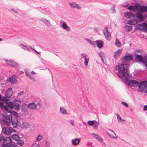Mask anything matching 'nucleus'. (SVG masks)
I'll return each mask as SVG.
<instances>
[{"instance_id": "14", "label": "nucleus", "mask_w": 147, "mask_h": 147, "mask_svg": "<svg viewBox=\"0 0 147 147\" xmlns=\"http://www.w3.org/2000/svg\"><path fill=\"white\" fill-rule=\"evenodd\" d=\"M11 140L10 137H7L6 138H5V143L6 144H2V146L3 147H6V146H7L11 142Z\"/></svg>"}, {"instance_id": "53", "label": "nucleus", "mask_w": 147, "mask_h": 147, "mask_svg": "<svg viewBox=\"0 0 147 147\" xmlns=\"http://www.w3.org/2000/svg\"><path fill=\"white\" fill-rule=\"evenodd\" d=\"M69 122L73 125L74 126V121L73 120H71L69 121Z\"/></svg>"}, {"instance_id": "21", "label": "nucleus", "mask_w": 147, "mask_h": 147, "mask_svg": "<svg viewBox=\"0 0 147 147\" xmlns=\"http://www.w3.org/2000/svg\"><path fill=\"white\" fill-rule=\"evenodd\" d=\"M40 20L44 23L47 26L51 25V24L49 21L45 18H42L40 19Z\"/></svg>"}, {"instance_id": "55", "label": "nucleus", "mask_w": 147, "mask_h": 147, "mask_svg": "<svg viewBox=\"0 0 147 147\" xmlns=\"http://www.w3.org/2000/svg\"><path fill=\"white\" fill-rule=\"evenodd\" d=\"M24 93L23 91H20L18 93V96H20L21 95H23Z\"/></svg>"}, {"instance_id": "44", "label": "nucleus", "mask_w": 147, "mask_h": 147, "mask_svg": "<svg viewBox=\"0 0 147 147\" xmlns=\"http://www.w3.org/2000/svg\"><path fill=\"white\" fill-rule=\"evenodd\" d=\"M3 122V123H4L5 125L7 126H8L9 125V122L7 120H5V119H4Z\"/></svg>"}, {"instance_id": "47", "label": "nucleus", "mask_w": 147, "mask_h": 147, "mask_svg": "<svg viewBox=\"0 0 147 147\" xmlns=\"http://www.w3.org/2000/svg\"><path fill=\"white\" fill-rule=\"evenodd\" d=\"M42 137L40 135H39L38 136L36 140L37 141H39L40 140L42 139Z\"/></svg>"}, {"instance_id": "26", "label": "nucleus", "mask_w": 147, "mask_h": 147, "mask_svg": "<svg viewBox=\"0 0 147 147\" xmlns=\"http://www.w3.org/2000/svg\"><path fill=\"white\" fill-rule=\"evenodd\" d=\"M98 55L100 57L101 60L103 62L104 60V58L105 57L104 53L103 52H101L98 53Z\"/></svg>"}, {"instance_id": "37", "label": "nucleus", "mask_w": 147, "mask_h": 147, "mask_svg": "<svg viewBox=\"0 0 147 147\" xmlns=\"http://www.w3.org/2000/svg\"><path fill=\"white\" fill-rule=\"evenodd\" d=\"M89 58L85 57L84 58V63L86 67H87L88 64V63L89 61Z\"/></svg>"}, {"instance_id": "19", "label": "nucleus", "mask_w": 147, "mask_h": 147, "mask_svg": "<svg viewBox=\"0 0 147 147\" xmlns=\"http://www.w3.org/2000/svg\"><path fill=\"white\" fill-rule=\"evenodd\" d=\"M7 104L8 107L10 109H13L15 107V106H16L17 103L15 102H9L7 103Z\"/></svg>"}, {"instance_id": "24", "label": "nucleus", "mask_w": 147, "mask_h": 147, "mask_svg": "<svg viewBox=\"0 0 147 147\" xmlns=\"http://www.w3.org/2000/svg\"><path fill=\"white\" fill-rule=\"evenodd\" d=\"M28 106V108L31 109H35L37 107L36 105L34 103H29Z\"/></svg>"}, {"instance_id": "36", "label": "nucleus", "mask_w": 147, "mask_h": 147, "mask_svg": "<svg viewBox=\"0 0 147 147\" xmlns=\"http://www.w3.org/2000/svg\"><path fill=\"white\" fill-rule=\"evenodd\" d=\"M5 142V138L3 136L0 137V143Z\"/></svg>"}, {"instance_id": "11", "label": "nucleus", "mask_w": 147, "mask_h": 147, "mask_svg": "<svg viewBox=\"0 0 147 147\" xmlns=\"http://www.w3.org/2000/svg\"><path fill=\"white\" fill-rule=\"evenodd\" d=\"M28 106L25 104H22V108L21 109V111L23 114H26L28 112Z\"/></svg>"}, {"instance_id": "46", "label": "nucleus", "mask_w": 147, "mask_h": 147, "mask_svg": "<svg viewBox=\"0 0 147 147\" xmlns=\"http://www.w3.org/2000/svg\"><path fill=\"white\" fill-rule=\"evenodd\" d=\"M121 103L123 105H124L126 107H128V104H127V103L126 102H125L123 101L121 102Z\"/></svg>"}, {"instance_id": "62", "label": "nucleus", "mask_w": 147, "mask_h": 147, "mask_svg": "<svg viewBox=\"0 0 147 147\" xmlns=\"http://www.w3.org/2000/svg\"><path fill=\"white\" fill-rule=\"evenodd\" d=\"M128 5H129V3H127L125 4H124V5H123V6L125 7H127L128 6Z\"/></svg>"}, {"instance_id": "10", "label": "nucleus", "mask_w": 147, "mask_h": 147, "mask_svg": "<svg viewBox=\"0 0 147 147\" xmlns=\"http://www.w3.org/2000/svg\"><path fill=\"white\" fill-rule=\"evenodd\" d=\"M138 11H139L142 13H144L147 11V6H142L139 5H137Z\"/></svg>"}, {"instance_id": "16", "label": "nucleus", "mask_w": 147, "mask_h": 147, "mask_svg": "<svg viewBox=\"0 0 147 147\" xmlns=\"http://www.w3.org/2000/svg\"><path fill=\"white\" fill-rule=\"evenodd\" d=\"M80 139L79 138H75L71 140V144L73 146H77L79 143Z\"/></svg>"}, {"instance_id": "1", "label": "nucleus", "mask_w": 147, "mask_h": 147, "mask_svg": "<svg viewBox=\"0 0 147 147\" xmlns=\"http://www.w3.org/2000/svg\"><path fill=\"white\" fill-rule=\"evenodd\" d=\"M129 65V63H122L120 65H117L115 68L118 71L117 75L122 78L123 81L125 83L128 82V85L129 86L137 87L139 84L138 81L134 80L129 81L130 76L128 73Z\"/></svg>"}, {"instance_id": "27", "label": "nucleus", "mask_w": 147, "mask_h": 147, "mask_svg": "<svg viewBox=\"0 0 147 147\" xmlns=\"http://www.w3.org/2000/svg\"><path fill=\"white\" fill-rule=\"evenodd\" d=\"M60 113L66 115L68 114V113L67 112V111L65 108H62L61 107L60 108Z\"/></svg>"}, {"instance_id": "20", "label": "nucleus", "mask_w": 147, "mask_h": 147, "mask_svg": "<svg viewBox=\"0 0 147 147\" xmlns=\"http://www.w3.org/2000/svg\"><path fill=\"white\" fill-rule=\"evenodd\" d=\"M97 47L99 48L102 47L103 45V42L102 40H97L95 41Z\"/></svg>"}, {"instance_id": "4", "label": "nucleus", "mask_w": 147, "mask_h": 147, "mask_svg": "<svg viewBox=\"0 0 147 147\" xmlns=\"http://www.w3.org/2000/svg\"><path fill=\"white\" fill-rule=\"evenodd\" d=\"M138 89L141 91L147 93V80L141 82L139 84Z\"/></svg>"}, {"instance_id": "45", "label": "nucleus", "mask_w": 147, "mask_h": 147, "mask_svg": "<svg viewBox=\"0 0 147 147\" xmlns=\"http://www.w3.org/2000/svg\"><path fill=\"white\" fill-rule=\"evenodd\" d=\"M125 27L126 29H128L129 30H130L132 29V26L130 25V26H126Z\"/></svg>"}, {"instance_id": "31", "label": "nucleus", "mask_w": 147, "mask_h": 147, "mask_svg": "<svg viewBox=\"0 0 147 147\" xmlns=\"http://www.w3.org/2000/svg\"><path fill=\"white\" fill-rule=\"evenodd\" d=\"M70 7L73 8H76L77 7V4L75 2H73L71 3H69Z\"/></svg>"}, {"instance_id": "59", "label": "nucleus", "mask_w": 147, "mask_h": 147, "mask_svg": "<svg viewBox=\"0 0 147 147\" xmlns=\"http://www.w3.org/2000/svg\"><path fill=\"white\" fill-rule=\"evenodd\" d=\"M81 56L82 57L85 58L87 56V55L86 54H81Z\"/></svg>"}, {"instance_id": "61", "label": "nucleus", "mask_w": 147, "mask_h": 147, "mask_svg": "<svg viewBox=\"0 0 147 147\" xmlns=\"http://www.w3.org/2000/svg\"><path fill=\"white\" fill-rule=\"evenodd\" d=\"M25 74L27 76H30V74L29 73L28 71H26L25 72Z\"/></svg>"}, {"instance_id": "33", "label": "nucleus", "mask_w": 147, "mask_h": 147, "mask_svg": "<svg viewBox=\"0 0 147 147\" xmlns=\"http://www.w3.org/2000/svg\"><path fill=\"white\" fill-rule=\"evenodd\" d=\"M5 96H3L2 97H1V100L3 101L4 102H5L7 101L8 99H7V98H8L7 97V96L6 95V94H5Z\"/></svg>"}, {"instance_id": "7", "label": "nucleus", "mask_w": 147, "mask_h": 147, "mask_svg": "<svg viewBox=\"0 0 147 147\" xmlns=\"http://www.w3.org/2000/svg\"><path fill=\"white\" fill-rule=\"evenodd\" d=\"M104 34L107 40H111V34L108 32V27L106 26L105 27V30H103Z\"/></svg>"}, {"instance_id": "51", "label": "nucleus", "mask_w": 147, "mask_h": 147, "mask_svg": "<svg viewBox=\"0 0 147 147\" xmlns=\"http://www.w3.org/2000/svg\"><path fill=\"white\" fill-rule=\"evenodd\" d=\"M4 106V105H3V103L2 102H0V107L1 108V109H3Z\"/></svg>"}, {"instance_id": "43", "label": "nucleus", "mask_w": 147, "mask_h": 147, "mask_svg": "<svg viewBox=\"0 0 147 147\" xmlns=\"http://www.w3.org/2000/svg\"><path fill=\"white\" fill-rule=\"evenodd\" d=\"M146 25H147V24L146 23H143L142 24H141L142 27L144 30L145 29V28H146Z\"/></svg>"}, {"instance_id": "50", "label": "nucleus", "mask_w": 147, "mask_h": 147, "mask_svg": "<svg viewBox=\"0 0 147 147\" xmlns=\"http://www.w3.org/2000/svg\"><path fill=\"white\" fill-rule=\"evenodd\" d=\"M31 147H39V145L37 144H34Z\"/></svg>"}, {"instance_id": "57", "label": "nucleus", "mask_w": 147, "mask_h": 147, "mask_svg": "<svg viewBox=\"0 0 147 147\" xmlns=\"http://www.w3.org/2000/svg\"><path fill=\"white\" fill-rule=\"evenodd\" d=\"M91 45H95V44L92 41L90 40L89 41V42H88Z\"/></svg>"}, {"instance_id": "32", "label": "nucleus", "mask_w": 147, "mask_h": 147, "mask_svg": "<svg viewBox=\"0 0 147 147\" xmlns=\"http://www.w3.org/2000/svg\"><path fill=\"white\" fill-rule=\"evenodd\" d=\"M2 116L5 119L9 120H11L10 117H9V115H7V114H3L2 115Z\"/></svg>"}, {"instance_id": "3", "label": "nucleus", "mask_w": 147, "mask_h": 147, "mask_svg": "<svg viewBox=\"0 0 147 147\" xmlns=\"http://www.w3.org/2000/svg\"><path fill=\"white\" fill-rule=\"evenodd\" d=\"M135 59L136 60L141 62L145 64L147 69V56H144L143 57L141 55H136Z\"/></svg>"}, {"instance_id": "18", "label": "nucleus", "mask_w": 147, "mask_h": 147, "mask_svg": "<svg viewBox=\"0 0 147 147\" xmlns=\"http://www.w3.org/2000/svg\"><path fill=\"white\" fill-rule=\"evenodd\" d=\"M92 136L96 138L99 142L101 143H102L103 142V140L98 135L95 134L94 133H92L91 134Z\"/></svg>"}, {"instance_id": "58", "label": "nucleus", "mask_w": 147, "mask_h": 147, "mask_svg": "<svg viewBox=\"0 0 147 147\" xmlns=\"http://www.w3.org/2000/svg\"><path fill=\"white\" fill-rule=\"evenodd\" d=\"M3 119H0V123L1 124H2L3 123Z\"/></svg>"}, {"instance_id": "60", "label": "nucleus", "mask_w": 147, "mask_h": 147, "mask_svg": "<svg viewBox=\"0 0 147 147\" xmlns=\"http://www.w3.org/2000/svg\"><path fill=\"white\" fill-rule=\"evenodd\" d=\"M1 126L2 129H13L11 127H3L2 125H1Z\"/></svg>"}, {"instance_id": "54", "label": "nucleus", "mask_w": 147, "mask_h": 147, "mask_svg": "<svg viewBox=\"0 0 147 147\" xmlns=\"http://www.w3.org/2000/svg\"><path fill=\"white\" fill-rule=\"evenodd\" d=\"M29 78L31 79L32 81H35V79L31 75H30L29 76Z\"/></svg>"}, {"instance_id": "42", "label": "nucleus", "mask_w": 147, "mask_h": 147, "mask_svg": "<svg viewBox=\"0 0 147 147\" xmlns=\"http://www.w3.org/2000/svg\"><path fill=\"white\" fill-rule=\"evenodd\" d=\"M18 142L17 144L19 145L20 146H22L24 144V142L21 141H19L18 140Z\"/></svg>"}, {"instance_id": "34", "label": "nucleus", "mask_w": 147, "mask_h": 147, "mask_svg": "<svg viewBox=\"0 0 147 147\" xmlns=\"http://www.w3.org/2000/svg\"><path fill=\"white\" fill-rule=\"evenodd\" d=\"M136 29L137 30H142L143 29V28L142 27L141 24H137L136 26Z\"/></svg>"}, {"instance_id": "23", "label": "nucleus", "mask_w": 147, "mask_h": 147, "mask_svg": "<svg viewBox=\"0 0 147 147\" xmlns=\"http://www.w3.org/2000/svg\"><path fill=\"white\" fill-rule=\"evenodd\" d=\"M62 26L63 28L66 30V31H68L70 30V28L65 22L63 23Z\"/></svg>"}, {"instance_id": "17", "label": "nucleus", "mask_w": 147, "mask_h": 147, "mask_svg": "<svg viewBox=\"0 0 147 147\" xmlns=\"http://www.w3.org/2000/svg\"><path fill=\"white\" fill-rule=\"evenodd\" d=\"M121 53V49H119L115 52L114 54V58L117 59L118 58Z\"/></svg>"}, {"instance_id": "40", "label": "nucleus", "mask_w": 147, "mask_h": 147, "mask_svg": "<svg viewBox=\"0 0 147 147\" xmlns=\"http://www.w3.org/2000/svg\"><path fill=\"white\" fill-rule=\"evenodd\" d=\"M3 109H4L5 111H7L9 113V108L7 105H4V107H3Z\"/></svg>"}, {"instance_id": "49", "label": "nucleus", "mask_w": 147, "mask_h": 147, "mask_svg": "<svg viewBox=\"0 0 147 147\" xmlns=\"http://www.w3.org/2000/svg\"><path fill=\"white\" fill-rule=\"evenodd\" d=\"M129 16V18H131L135 17V16L134 13L130 12Z\"/></svg>"}, {"instance_id": "9", "label": "nucleus", "mask_w": 147, "mask_h": 147, "mask_svg": "<svg viewBox=\"0 0 147 147\" xmlns=\"http://www.w3.org/2000/svg\"><path fill=\"white\" fill-rule=\"evenodd\" d=\"M7 63L9 65L11 66L14 67H17L19 66V64L18 63H16L15 61L12 60H5Z\"/></svg>"}, {"instance_id": "29", "label": "nucleus", "mask_w": 147, "mask_h": 147, "mask_svg": "<svg viewBox=\"0 0 147 147\" xmlns=\"http://www.w3.org/2000/svg\"><path fill=\"white\" fill-rule=\"evenodd\" d=\"M23 127L24 128H28L29 127V123L26 122H24L23 123Z\"/></svg>"}, {"instance_id": "13", "label": "nucleus", "mask_w": 147, "mask_h": 147, "mask_svg": "<svg viewBox=\"0 0 147 147\" xmlns=\"http://www.w3.org/2000/svg\"><path fill=\"white\" fill-rule=\"evenodd\" d=\"M12 94V90L10 88H8L5 92V94H6L7 96V97L8 98L11 97Z\"/></svg>"}, {"instance_id": "28", "label": "nucleus", "mask_w": 147, "mask_h": 147, "mask_svg": "<svg viewBox=\"0 0 147 147\" xmlns=\"http://www.w3.org/2000/svg\"><path fill=\"white\" fill-rule=\"evenodd\" d=\"M115 44L118 47H119L121 46V43L117 38L115 40Z\"/></svg>"}, {"instance_id": "15", "label": "nucleus", "mask_w": 147, "mask_h": 147, "mask_svg": "<svg viewBox=\"0 0 147 147\" xmlns=\"http://www.w3.org/2000/svg\"><path fill=\"white\" fill-rule=\"evenodd\" d=\"M15 131V129H2L3 132L7 135H10L12 132Z\"/></svg>"}, {"instance_id": "52", "label": "nucleus", "mask_w": 147, "mask_h": 147, "mask_svg": "<svg viewBox=\"0 0 147 147\" xmlns=\"http://www.w3.org/2000/svg\"><path fill=\"white\" fill-rule=\"evenodd\" d=\"M112 13H115V5H113V6L112 7Z\"/></svg>"}, {"instance_id": "6", "label": "nucleus", "mask_w": 147, "mask_h": 147, "mask_svg": "<svg viewBox=\"0 0 147 147\" xmlns=\"http://www.w3.org/2000/svg\"><path fill=\"white\" fill-rule=\"evenodd\" d=\"M88 123L90 126L93 125L94 129H97L98 126L99 125V123L96 120L88 121Z\"/></svg>"}, {"instance_id": "5", "label": "nucleus", "mask_w": 147, "mask_h": 147, "mask_svg": "<svg viewBox=\"0 0 147 147\" xmlns=\"http://www.w3.org/2000/svg\"><path fill=\"white\" fill-rule=\"evenodd\" d=\"M17 79V76L15 75H13L10 77L7 78L6 80L10 82L11 84H13L16 83Z\"/></svg>"}, {"instance_id": "25", "label": "nucleus", "mask_w": 147, "mask_h": 147, "mask_svg": "<svg viewBox=\"0 0 147 147\" xmlns=\"http://www.w3.org/2000/svg\"><path fill=\"white\" fill-rule=\"evenodd\" d=\"M137 23V20L136 19H132L130 20L128 22V24L131 25H135Z\"/></svg>"}, {"instance_id": "41", "label": "nucleus", "mask_w": 147, "mask_h": 147, "mask_svg": "<svg viewBox=\"0 0 147 147\" xmlns=\"http://www.w3.org/2000/svg\"><path fill=\"white\" fill-rule=\"evenodd\" d=\"M20 105L19 104H17L16 106H15V110L17 111H18L19 110V107Z\"/></svg>"}, {"instance_id": "2", "label": "nucleus", "mask_w": 147, "mask_h": 147, "mask_svg": "<svg viewBox=\"0 0 147 147\" xmlns=\"http://www.w3.org/2000/svg\"><path fill=\"white\" fill-rule=\"evenodd\" d=\"M9 113L10 114L9 116L10 117L11 123L14 128H17L21 124V123L18 120L20 117L18 113L16 111L10 110Z\"/></svg>"}, {"instance_id": "39", "label": "nucleus", "mask_w": 147, "mask_h": 147, "mask_svg": "<svg viewBox=\"0 0 147 147\" xmlns=\"http://www.w3.org/2000/svg\"><path fill=\"white\" fill-rule=\"evenodd\" d=\"M21 45H23L24 46L25 48H24V49L25 50H26L27 51H30V47H28L27 46H26L22 44H21Z\"/></svg>"}, {"instance_id": "30", "label": "nucleus", "mask_w": 147, "mask_h": 147, "mask_svg": "<svg viewBox=\"0 0 147 147\" xmlns=\"http://www.w3.org/2000/svg\"><path fill=\"white\" fill-rule=\"evenodd\" d=\"M12 138L13 140L18 141L19 140V136L17 134L13 135L12 136Z\"/></svg>"}, {"instance_id": "63", "label": "nucleus", "mask_w": 147, "mask_h": 147, "mask_svg": "<svg viewBox=\"0 0 147 147\" xmlns=\"http://www.w3.org/2000/svg\"><path fill=\"white\" fill-rule=\"evenodd\" d=\"M15 101L16 102H20L21 100L20 99H16L15 100Z\"/></svg>"}, {"instance_id": "22", "label": "nucleus", "mask_w": 147, "mask_h": 147, "mask_svg": "<svg viewBox=\"0 0 147 147\" xmlns=\"http://www.w3.org/2000/svg\"><path fill=\"white\" fill-rule=\"evenodd\" d=\"M137 5H136L135 6L129 5L128 7V9L130 11H135L136 10L138 11V7H137Z\"/></svg>"}, {"instance_id": "8", "label": "nucleus", "mask_w": 147, "mask_h": 147, "mask_svg": "<svg viewBox=\"0 0 147 147\" xmlns=\"http://www.w3.org/2000/svg\"><path fill=\"white\" fill-rule=\"evenodd\" d=\"M133 59V56L129 54L125 55L123 57V61L125 63L126 62H129Z\"/></svg>"}, {"instance_id": "56", "label": "nucleus", "mask_w": 147, "mask_h": 147, "mask_svg": "<svg viewBox=\"0 0 147 147\" xmlns=\"http://www.w3.org/2000/svg\"><path fill=\"white\" fill-rule=\"evenodd\" d=\"M143 110L144 111H146L147 110V105L144 107Z\"/></svg>"}, {"instance_id": "64", "label": "nucleus", "mask_w": 147, "mask_h": 147, "mask_svg": "<svg viewBox=\"0 0 147 147\" xmlns=\"http://www.w3.org/2000/svg\"><path fill=\"white\" fill-rule=\"evenodd\" d=\"M11 10L12 11L14 12H15L16 13H17V11L14 9H13V8L11 9Z\"/></svg>"}, {"instance_id": "35", "label": "nucleus", "mask_w": 147, "mask_h": 147, "mask_svg": "<svg viewBox=\"0 0 147 147\" xmlns=\"http://www.w3.org/2000/svg\"><path fill=\"white\" fill-rule=\"evenodd\" d=\"M116 116H117V120H118L119 122H122V121H124V120H123L121 119L120 116L117 113L116 114Z\"/></svg>"}, {"instance_id": "38", "label": "nucleus", "mask_w": 147, "mask_h": 147, "mask_svg": "<svg viewBox=\"0 0 147 147\" xmlns=\"http://www.w3.org/2000/svg\"><path fill=\"white\" fill-rule=\"evenodd\" d=\"M130 12H125L124 14L125 16L127 18H129L130 14Z\"/></svg>"}, {"instance_id": "48", "label": "nucleus", "mask_w": 147, "mask_h": 147, "mask_svg": "<svg viewBox=\"0 0 147 147\" xmlns=\"http://www.w3.org/2000/svg\"><path fill=\"white\" fill-rule=\"evenodd\" d=\"M50 145L49 142L47 141H46L45 144V147H49Z\"/></svg>"}, {"instance_id": "12", "label": "nucleus", "mask_w": 147, "mask_h": 147, "mask_svg": "<svg viewBox=\"0 0 147 147\" xmlns=\"http://www.w3.org/2000/svg\"><path fill=\"white\" fill-rule=\"evenodd\" d=\"M137 12L136 13V17L140 21H143L144 20V16L142 13L139 11Z\"/></svg>"}]
</instances>
